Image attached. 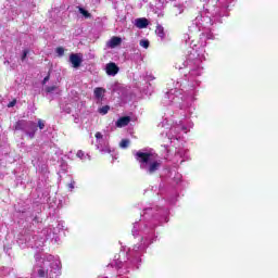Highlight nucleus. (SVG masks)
Here are the masks:
<instances>
[{
  "label": "nucleus",
  "mask_w": 278,
  "mask_h": 278,
  "mask_svg": "<svg viewBox=\"0 0 278 278\" xmlns=\"http://www.w3.org/2000/svg\"><path fill=\"white\" fill-rule=\"evenodd\" d=\"M56 53L58 55H64V48L62 47L56 48Z\"/></svg>",
  "instance_id": "nucleus-18"
},
{
  "label": "nucleus",
  "mask_w": 278,
  "mask_h": 278,
  "mask_svg": "<svg viewBox=\"0 0 278 278\" xmlns=\"http://www.w3.org/2000/svg\"><path fill=\"white\" fill-rule=\"evenodd\" d=\"M140 47H143V49H149V40H141Z\"/></svg>",
  "instance_id": "nucleus-17"
},
{
  "label": "nucleus",
  "mask_w": 278,
  "mask_h": 278,
  "mask_svg": "<svg viewBox=\"0 0 278 278\" xmlns=\"http://www.w3.org/2000/svg\"><path fill=\"white\" fill-rule=\"evenodd\" d=\"M14 105H16V100L11 101V102L8 104V108H14Z\"/></svg>",
  "instance_id": "nucleus-23"
},
{
  "label": "nucleus",
  "mask_w": 278,
  "mask_h": 278,
  "mask_svg": "<svg viewBox=\"0 0 278 278\" xmlns=\"http://www.w3.org/2000/svg\"><path fill=\"white\" fill-rule=\"evenodd\" d=\"M96 138L97 140H101V138H103V135L101 132H96Z\"/></svg>",
  "instance_id": "nucleus-24"
},
{
  "label": "nucleus",
  "mask_w": 278,
  "mask_h": 278,
  "mask_svg": "<svg viewBox=\"0 0 278 278\" xmlns=\"http://www.w3.org/2000/svg\"><path fill=\"white\" fill-rule=\"evenodd\" d=\"M99 114H102L103 116H105V114H108V112H110V105H104L102 108H100L98 110Z\"/></svg>",
  "instance_id": "nucleus-13"
},
{
  "label": "nucleus",
  "mask_w": 278,
  "mask_h": 278,
  "mask_svg": "<svg viewBox=\"0 0 278 278\" xmlns=\"http://www.w3.org/2000/svg\"><path fill=\"white\" fill-rule=\"evenodd\" d=\"M155 34L159 38H166V33L164 31V26L157 24L155 28Z\"/></svg>",
  "instance_id": "nucleus-10"
},
{
  "label": "nucleus",
  "mask_w": 278,
  "mask_h": 278,
  "mask_svg": "<svg viewBox=\"0 0 278 278\" xmlns=\"http://www.w3.org/2000/svg\"><path fill=\"white\" fill-rule=\"evenodd\" d=\"M78 12H80V14H83V16H85V18H91L92 14H90V12L86 11V9L79 7L78 8Z\"/></svg>",
  "instance_id": "nucleus-12"
},
{
  "label": "nucleus",
  "mask_w": 278,
  "mask_h": 278,
  "mask_svg": "<svg viewBox=\"0 0 278 278\" xmlns=\"http://www.w3.org/2000/svg\"><path fill=\"white\" fill-rule=\"evenodd\" d=\"M123 42V39L121 37H112L109 41V47L111 49H115V47H118Z\"/></svg>",
  "instance_id": "nucleus-9"
},
{
  "label": "nucleus",
  "mask_w": 278,
  "mask_h": 278,
  "mask_svg": "<svg viewBox=\"0 0 278 278\" xmlns=\"http://www.w3.org/2000/svg\"><path fill=\"white\" fill-rule=\"evenodd\" d=\"M36 131H38V126L35 124V122L28 121V125L26 126L25 134L30 138V140H34L36 138Z\"/></svg>",
  "instance_id": "nucleus-2"
},
{
  "label": "nucleus",
  "mask_w": 278,
  "mask_h": 278,
  "mask_svg": "<svg viewBox=\"0 0 278 278\" xmlns=\"http://www.w3.org/2000/svg\"><path fill=\"white\" fill-rule=\"evenodd\" d=\"M136 27H138V29H146V27H149V20H147L146 17L137 18Z\"/></svg>",
  "instance_id": "nucleus-8"
},
{
  "label": "nucleus",
  "mask_w": 278,
  "mask_h": 278,
  "mask_svg": "<svg viewBox=\"0 0 278 278\" xmlns=\"http://www.w3.org/2000/svg\"><path fill=\"white\" fill-rule=\"evenodd\" d=\"M70 62L73 64L74 68H79V66H81V58H79V54H71Z\"/></svg>",
  "instance_id": "nucleus-6"
},
{
  "label": "nucleus",
  "mask_w": 278,
  "mask_h": 278,
  "mask_svg": "<svg viewBox=\"0 0 278 278\" xmlns=\"http://www.w3.org/2000/svg\"><path fill=\"white\" fill-rule=\"evenodd\" d=\"M47 273L45 271V269H39L38 270V276L39 277H46Z\"/></svg>",
  "instance_id": "nucleus-20"
},
{
  "label": "nucleus",
  "mask_w": 278,
  "mask_h": 278,
  "mask_svg": "<svg viewBox=\"0 0 278 278\" xmlns=\"http://www.w3.org/2000/svg\"><path fill=\"white\" fill-rule=\"evenodd\" d=\"M151 157H153V154L149 152L138 151L135 153V159L140 163L141 168H147V164L151 162Z\"/></svg>",
  "instance_id": "nucleus-1"
},
{
  "label": "nucleus",
  "mask_w": 278,
  "mask_h": 278,
  "mask_svg": "<svg viewBox=\"0 0 278 278\" xmlns=\"http://www.w3.org/2000/svg\"><path fill=\"white\" fill-rule=\"evenodd\" d=\"M161 166H162L161 160L152 161V162H150V164L148 166V173L150 175H153V173H155L156 170H160Z\"/></svg>",
  "instance_id": "nucleus-5"
},
{
  "label": "nucleus",
  "mask_w": 278,
  "mask_h": 278,
  "mask_svg": "<svg viewBox=\"0 0 278 278\" xmlns=\"http://www.w3.org/2000/svg\"><path fill=\"white\" fill-rule=\"evenodd\" d=\"M38 127L39 129H45V121L38 119Z\"/></svg>",
  "instance_id": "nucleus-19"
},
{
  "label": "nucleus",
  "mask_w": 278,
  "mask_h": 278,
  "mask_svg": "<svg viewBox=\"0 0 278 278\" xmlns=\"http://www.w3.org/2000/svg\"><path fill=\"white\" fill-rule=\"evenodd\" d=\"M27 125H29V121L27 119H20L15 122L13 125L14 131H25L27 129Z\"/></svg>",
  "instance_id": "nucleus-4"
},
{
  "label": "nucleus",
  "mask_w": 278,
  "mask_h": 278,
  "mask_svg": "<svg viewBox=\"0 0 278 278\" xmlns=\"http://www.w3.org/2000/svg\"><path fill=\"white\" fill-rule=\"evenodd\" d=\"M77 157H79L80 160H83V157H84V151H81V150H79L78 152H77Z\"/></svg>",
  "instance_id": "nucleus-21"
},
{
  "label": "nucleus",
  "mask_w": 278,
  "mask_h": 278,
  "mask_svg": "<svg viewBox=\"0 0 278 278\" xmlns=\"http://www.w3.org/2000/svg\"><path fill=\"white\" fill-rule=\"evenodd\" d=\"M105 71H106V75L114 77V76L118 75V71H121V70L118 68V65H116V63L111 62V63L106 64Z\"/></svg>",
  "instance_id": "nucleus-3"
},
{
  "label": "nucleus",
  "mask_w": 278,
  "mask_h": 278,
  "mask_svg": "<svg viewBox=\"0 0 278 278\" xmlns=\"http://www.w3.org/2000/svg\"><path fill=\"white\" fill-rule=\"evenodd\" d=\"M28 54H29V50H24L23 51V54H22V58H21L22 62H25L27 60Z\"/></svg>",
  "instance_id": "nucleus-16"
},
{
  "label": "nucleus",
  "mask_w": 278,
  "mask_h": 278,
  "mask_svg": "<svg viewBox=\"0 0 278 278\" xmlns=\"http://www.w3.org/2000/svg\"><path fill=\"white\" fill-rule=\"evenodd\" d=\"M93 94H94L96 99H101L102 97L105 96V89H103L102 87H97L93 90Z\"/></svg>",
  "instance_id": "nucleus-11"
},
{
  "label": "nucleus",
  "mask_w": 278,
  "mask_h": 278,
  "mask_svg": "<svg viewBox=\"0 0 278 278\" xmlns=\"http://www.w3.org/2000/svg\"><path fill=\"white\" fill-rule=\"evenodd\" d=\"M129 123H131V117L123 116L117 119L116 127H127V125H129Z\"/></svg>",
  "instance_id": "nucleus-7"
},
{
  "label": "nucleus",
  "mask_w": 278,
  "mask_h": 278,
  "mask_svg": "<svg viewBox=\"0 0 278 278\" xmlns=\"http://www.w3.org/2000/svg\"><path fill=\"white\" fill-rule=\"evenodd\" d=\"M49 79H51V76L48 74V75L43 78L42 84H43V85L47 84V81H49Z\"/></svg>",
  "instance_id": "nucleus-22"
},
{
  "label": "nucleus",
  "mask_w": 278,
  "mask_h": 278,
  "mask_svg": "<svg viewBox=\"0 0 278 278\" xmlns=\"http://www.w3.org/2000/svg\"><path fill=\"white\" fill-rule=\"evenodd\" d=\"M55 90H58V86L46 87V92H48L49 94H51V92H55Z\"/></svg>",
  "instance_id": "nucleus-15"
},
{
  "label": "nucleus",
  "mask_w": 278,
  "mask_h": 278,
  "mask_svg": "<svg viewBox=\"0 0 278 278\" xmlns=\"http://www.w3.org/2000/svg\"><path fill=\"white\" fill-rule=\"evenodd\" d=\"M68 188H71L72 190L75 189V181L74 180L68 185Z\"/></svg>",
  "instance_id": "nucleus-25"
},
{
  "label": "nucleus",
  "mask_w": 278,
  "mask_h": 278,
  "mask_svg": "<svg viewBox=\"0 0 278 278\" xmlns=\"http://www.w3.org/2000/svg\"><path fill=\"white\" fill-rule=\"evenodd\" d=\"M119 147L122 149H127V147H129V139H123L119 143Z\"/></svg>",
  "instance_id": "nucleus-14"
}]
</instances>
